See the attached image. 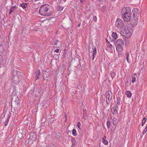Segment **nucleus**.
<instances>
[{"mask_svg": "<svg viewBox=\"0 0 147 147\" xmlns=\"http://www.w3.org/2000/svg\"><path fill=\"white\" fill-rule=\"evenodd\" d=\"M27 3H22L20 4V5L23 8H24L27 7Z\"/></svg>", "mask_w": 147, "mask_h": 147, "instance_id": "aec40b11", "label": "nucleus"}, {"mask_svg": "<svg viewBox=\"0 0 147 147\" xmlns=\"http://www.w3.org/2000/svg\"><path fill=\"white\" fill-rule=\"evenodd\" d=\"M11 7H13V8L14 9H15V8H16V6H12Z\"/></svg>", "mask_w": 147, "mask_h": 147, "instance_id": "a18cd8bd", "label": "nucleus"}, {"mask_svg": "<svg viewBox=\"0 0 147 147\" xmlns=\"http://www.w3.org/2000/svg\"><path fill=\"white\" fill-rule=\"evenodd\" d=\"M44 121V120H43V119H42V121Z\"/></svg>", "mask_w": 147, "mask_h": 147, "instance_id": "603ef678", "label": "nucleus"}, {"mask_svg": "<svg viewBox=\"0 0 147 147\" xmlns=\"http://www.w3.org/2000/svg\"><path fill=\"white\" fill-rule=\"evenodd\" d=\"M111 131H113V129H111Z\"/></svg>", "mask_w": 147, "mask_h": 147, "instance_id": "4d7b16f0", "label": "nucleus"}, {"mask_svg": "<svg viewBox=\"0 0 147 147\" xmlns=\"http://www.w3.org/2000/svg\"><path fill=\"white\" fill-rule=\"evenodd\" d=\"M137 20V18L136 17V16H134V18L132 19L131 22V24L132 26H134L137 24L138 23Z\"/></svg>", "mask_w": 147, "mask_h": 147, "instance_id": "9d476101", "label": "nucleus"}, {"mask_svg": "<svg viewBox=\"0 0 147 147\" xmlns=\"http://www.w3.org/2000/svg\"><path fill=\"white\" fill-rule=\"evenodd\" d=\"M71 142H72V146H73V145L75 144H76V140L74 139H72L71 140Z\"/></svg>", "mask_w": 147, "mask_h": 147, "instance_id": "2f4dec72", "label": "nucleus"}, {"mask_svg": "<svg viewBox=\"0 0 147 147\" xmlns=\"http://www.w3.org/2000/svg\"><path fill=\"white\" fill-rule=\"evenodd\" d=\"M111 76L112 78V79H113V78H114V77L115 76V72H111Z\"/></svg>", "mask_w": 147, "mask_h": 147, "instance_id": "cd10ccee", "label": "nucleus"}, {"mask_svg": "<svg viewBox=\"0 0 147 147\" xmlns=\"http://www.w3.org/2000/svg\"><path fill=\"white\" fill-rule=\"evenodd\" d=\"M111 111L114 115H116L118 114V111L116 109L115 107H113L111 109Z\"/></svg>", "mask_w": 147, "mask_h": 147, "instance_id": "dca6fc26", "label": "nucleus"}, {"mask_svg": "<svg viewBox=\"0 0 147 147\" xmlns=\"http://www.w3.org/2000/svg\"><path fill=\"white\" fill-rule=\"evenodd\" d=\"M66 116H67V115L66 114L65 115V118L66 117Z\"/></svg>", "mask_w": 147, "mask_h": 147, "instance_id": "8fccbe9b", "label": "nucleus"}, {"mask_svg": "<svg viewBox=\"0 0 147 147\" xmlns=\"http://www.w3.org/2000/svg\"><path fill=\"white\" fill-rule=\"evenodd\" d=\"M85 107H84V108L83 109V112H84V113H86V109H85Z\"/></svg>", "mask_w": 147, "mask_h": 147, "instance_id": "a19ab883", "label": "nucleus"}, {"mask_svg": "<svg viewBox=\"0 0 147 147\" xmlns=\"http://www.w3.org/2000/svg\"><path fill=\"white\" fill-rule=\"evenodd\" d=\"M10 116L9 115L8 117H7V119H6V121H5V124H4V125L5 126H7V125L8 122L9 121V118H10Z\"/></svg>", "mask_w": 147, "mask_h": 147, "instance_id": "b1692460", "label": "nucleus"}, {"mask_svg": "<svg viewBox=\"0 0 147 147\" xmlns=\"http://www.w3.org/2000/svg\"><path fill=\"white\" fill-rule=\"evenodd\" d=\"M61 134H60L59 133H57L55 135V137L58 140H59L60 138V137L61 136Z\"/></svg>", "mask_w": 147, "mask_h": 147, "instance_id": "6ab92c4d", "label": "nucleus"}, {"mask_svg": "<svg viewBox=\"0 0 147 147\" xmlns=\"http://www.w3.org/2000/svg\"><path fill=\"white\" fill-rule=\"evenodd\" d=\"M49 5L47 4H45L42 6L40 8L39 11V13L41 15L44 16H48L51 15L52 12L47 13V12L48 11Z\"/></svg>", "mask_w": 147, "mask_h": 147, "instance_id": "f03ea898", "label": "nucleus"}, {"mask_svg": "<svg viewBox=\"0 0 147 147\" xmlns=\"http://www.w3.org/2000/svg\"><path fill=\"white\" fill-rule=\"evenodd\" d=\"M146 120H147V119L146 118H144L143 119L142 121V126H143L144 125L145 122L146 121Z\"/></svg>", "mask_w": 147, "mask_h": 147, "instance_id": "412c9836", "label": "nucleus"}, {"mask_svg": "<svg viewBox=\"0 0 147 147\" xmlns=\"http://www.w3.org/2000/svg\"><path fill=\"white\" fill-rule=\"evenodd\" d=\"M80 26V24H79L78 25V26L79 27Z\"/></svg>", "mask_w": 147, "mask_h": 147, "instance_id": "de8ad7c7", "label": "nucleus"}, {"mask_svg": "<svg viewBox=\"0 0 147 147\" xmlns=\"http://www.w3.org/2000/svg\"><path fill=\"white\" fill-rule=\"evenodd\" d=\"M123 33L124 35L123 36L126 38V39H125V41H126L127 40V38L130 37L131 36V34L130 33V32L128 30H127L125 31Z\"/></svg>", "mask_w": 147, "mask_h": 147, "instance_id": "1a4fd4ad", "label": "nucleus"}, {"mask_svg": "<svg viewBox=\"0 0 147 147\" xmlns=\"http://www.w3.org/2000/svg\"><path fill=\"white\" fill-rule=\"evenodd\" d=\"M14 10H15V9L13 8V7H11V8L10 9V10H9V14H11V13L12 12H13L14 11Z\"/></svg>", "mask_w": 147, "mask_h": 147, "instance_id": "c85d7f7f", "label": "nucleus"}, {"mask_svg": "<svg viewBox=\"0 0 147 147\" xmlns=\"http://www.w3.org/2000/svg\"><path fill=\"white\" fill-rule=\"evenodd\" d=\"M72 134L74 136H76L77 135L76 130L75 129H73V130L72 131Z\"/></svg>", "mask_w": 147, "mask_h": 147, "instance_id": "bb28decb", "label": "nucleus"}, {"mask_svg": "<svg viewBox=\"0 0 147 147\" xmlns=\"http://www.w3.org/2000/svg\"><path fill=\"white\" fill-rule=\"evenodd\" d=\"M132 83H134L135 81L136 80V78L135 77H132Z\"/></svg>", "mask_w": 147, "mask_h": 147, "instance_id": "e433bc0d", "label": "nucleus"}, {"mask_svg": "<svg viewBox=\"0 0 147 147\" xmlns=\"http://www.w3.org/2000/svg\"><path fill=\"white\" fill-rule=\"evenodd\" d=\"M89 52L90 53L93 52L92 59L93 60L96 54V48L93 45L91 46H89Z\"/></svg>", "mask_w": 147, "mask_h": 147, "instance_id": "39448f33", "label": "nucleus"}, {"mask_svg": "<svg viewBox=\"0 0 147 147\" xmlns=\"http://www.w3.org/2000/svg\"><path fill=\"white\" fill-rule=\"evenodd\" d=\"M106 41H107V39H106Z\"/></svg>", "mask_w": 147, "mask_h": 147, "instance_id": "6e6d98bb", "label": "nucleus"}, {"mask_svg": "<svg viewBox=\"0 0 147 147\" xmlns=\"http://www.w3.org/2000/svg\"><path fill=\"white\" fill-rule=\"evenodd\" d=\"M106 137L105 136H104L102 138V142L105 145H107L108 144V142L106 140Z\"/></svg>", "mask_w": 147, "mask_h": 147, "instance_id": "f3484780", "label": "nucleus"}, {"mask_svg": "<svg viewBox=\"0 0 147 147\" xmlns=\"http://www.w3.org/2000/svg\"><path fill=\"white\" fill-rule=\"evenodd\" d=\"M86 24H88V23H87V22L86 23Z\"/></svg>", "mask_w": 147, "mask_h": 147, "instance_id": "5fc2aeb1", "label": "nucleus"}, {"mask_svg": "<svg viewBox=\"0 0 147 147\" xmlns=\"http://www.w3.org/2000/svg\"><path fill=\"white\" fill-rule=\"evenodd\" d=\"M125 94L127 95V96L129 98L132 95V94L131 92L129 91H126L125 92Z\"/></svg>", "mask_w": 147, "mask_h": 147, "instance_id": "a211bd4d", "label": "nucleus"}, {"mask_svg": "<svg viewBox=\"0 0 147 147\" xmlns=\"http://www.w3.org/2000/svg\"><path fill=\"white\" fill-rule=\"evenodd\" d=\"M130 83H129L128 81L126 82L125 83V86H128L130 85Z\"/></svg>", "mask_w": 147, "mask_h": 147, "instance_id": "c9c22d12", "label": "nucleus"}, {"mask_svg": "<svg viewBox=\"0 0 147 147\" xmlns=\"http://www.w3.org/2000/svg\"><path fill=\"white\" fill-rule=\"evenodd\" d=\"M107 124L108 129H109L111 125V123L109 121H107Z\"/></svg>", "mask_w": 147, "mask_h": 147, "instance_id": "a878e982", "label": "nucleus"}, {"mask_svg": "<svg viewBox=\"0 0 147 147\" xmlns=\"http://www.w3.org/2000/svg\"><path fill=\"white\" fill-rule=\"evenodd\" d=\"M93 20H94L95 21H96L97 20V18L96 16L94 17H93Z\"/></svg>", "mask_w": 147, "mask_h": 147, "instance_id": "ea45409f", "label": "nucleus"}, {"mask_svg": "<svg viewBox=\"0 0 147 147\" xmlns=\"http://www.w3.org/2000/svg\"><path fill=\"white\" fill-rule=\"evenodd\" d=\"M87 19H88V20H89V18H87Z\"/></svg>", "mask_w": 147, "mask_h": 147, "instance_id": "864d4df0", "label": "nucleus"}, {"mask_svg": "<svg viewBox=\"0 0 147 147\" xmlns=\"http://www.w3.org/2000/svg\"><path fill=\"white\" fill-rule=\"evenodd\" d=\"M81 125V123L80 122H78L77 123V126L78 128L80 129V126Z\"/></svg>", "mask_w": 147, "mask_h": 147, "instance_id": "f704fd0d", "label": "nucleus"}, {"mask_svg": "<svg viewBox=\"0 0 147 147\" xmlns=\"http://www.w3.org/2000/svg\"><path fill=\"white\" fill-rule=\"evenodd\" d=\"M122 17L124 20L125 22H128L131 20V15H129L128 14H122Z\"/></svg>", "mask_w": 147, "mask_h": 147, "instance_id": "6e6552de", "label": "nucleus"}, {"mask_svg": "<svg viewBox=\"0 0 147 147\" xmlns=\"http://www.w3.org/2000/svg\"><path fill=\"white\" fill-rule=\"evenodd\" d=\"M121 14L125 15L128 14L129 15H131V9L129 7H126L123 8L121 12Z\"/></svg>", "mask_w": 147, "mask_h": 147, "instance_id": "423d86ee", "label": "nucleus"}, {"mask_svg": "<svg viewBox=\"0 0 147 147\" xmlns=\"http://www.w3.org/2000/svg\"><path fill=\"white\" fill-rule=\"evenodd\" d=\"M40 72L39 71H37L35 73V76H39L40 75Z\"/></svg>", "mask_w": 147, "mask_h": 147, "instance_id": "c756f323", "label": "nucleus"}, {"mask_svg": "<svg viewBox=\"0 0 147 147\" xmlns=\"http://www.w3.org/2000/svg\"><path fill=\"white\" fill-rule=\"evenodd\" d=\"M83 118H84V117H85V115H86V113H84H84H83Z\"/></svg>", "mask_w": 147, "mask_h": 147, "instance_id": "79ce46f5", "label": "nucleus"}, {"mask_svg": "<svg viewBox=\"0 0 147 147\" xmlns=\"http://www.w3.org/2000/svg\"><path fill=\"white\" fill-rule=\"evenodd\" d=\"M85 1V0H80V2L82 3Z\"/></svg>", "mask_w": 147, "mask_h": 147, "instance_id": "37998d69", "label": "nucleus"}, {"mask_svg": "<svg viewBox=\"0 0 147 147\" xmlns=\"http://www.w3.org/2000/svg\"><path fill=\"white\" fill-rule=\"evenodd\" d=\"M132 12H133V15L137 17L139 16L140 13V10L138 8L134 9Z\"/></svg>", "mask_w": 147, "mask_h": 147, "instance_id": "f8f14e48", "label": "nucleus"}, {"mask_svg": "<svg viewBox=\"0 0 147 147\" xmlns=\"http://www.w3.org/2000/svg\"><path fill=\"white\" fill-rule=\"evenodd\" d=\"M125 55H126V59L127 60V62L129 63V53L128 52H126L125 53Z\"/></svg>", "mask_w": 147, "mask_h": 147, "instance_id": "5701e85b", "label": "nucleus"}, {"mask_svg": "<svg viewBox=\"0 0 147 147\" xmlns=\"http://www.w3.org/2000/svg\"><path fill=\"white\" fill-rule=\"evenodd\" d=\"M63 8L59 6L57 8V10L59 11H61L63 9Z\"/></svg>", "mask_w": 147, "mask_h": 147, "instance_id": "72a5a7b5", "label": "nucleus"}, {"mask_svg": "<svg viewBox=\"0 0 147 147\" xmlns=\"http://www.w3.org/2000/svg\"><path fill=\"white\" fill-rule=\"evenodd\" d=\"M18 80V76H14L12 78V83L11 87L10 88V91L12 92L13 94H16L17 93V88L19 86Z\"/></svg>", "mask_w": 147, "mask_h": 147, "instance_id": "f257e3e1", "label": "nucleus"}, {"mask_svg": "<svg viewBox=\"0 0 147 147\" xmlns=\"http://www.w3.org/2000/svg\"><path fill=\"white\" fill-rule=\"evenodd\" d=\"M25 0L26 1V2H27V1L28 0Z\"/></svg>", "mask_w": 147, "mask_h": 147, "instance_id": "3c124183", "label": "nucleus"}, {"mask_svg": "<svg viewBox=\"0 0 147 147\" xmlns=\"http://www.w3.org/2000/svg\"><path fill=\"white\" fill-rule=\"evenodd\" d=\"M36 137V134L33 132H31L30 133V138L31 140H34Z\"/></svg>", "mask_w": 147, "mask_h": 147, "instance_id": "4468645a", "label": "nucleus"}, {"mask_svg": "<svg viewBox=\"0 0 147 147\" xmlns=\"http://www.w3.org/2000/svg\"><path fill=\"white\" fill-rule=\"evenodd\" d=\"M12 75L13 77L14 76H18V74L16 71H13L12 72Z\"/></svg>", "mask_w": 147, "mask_h": 147, "instance_id": "393cba45", "label": "nucleus"}, {"mask_svg": "<svg viewBox=\"0 0 147 147\" xmlns=\"http://www.w3.org/2000/svg\"><path fill=\"white\" fill-rule=\"evenodd\" d=\"M26 31V29L25 28H24L22 30V32L23 33L25 34Z\"/></svg>", "mask_w": 147, "mask_h": 147, "instance_id": "473e14b6", "label": "nucleus"}, {"mask_svg": "<svg viewBox=\"0 0 147 147\" xmlns=\"http://www.w3.org/2000/svg\"><path fill=\"white\" fill-rule=\"evenodd\" d=\"M115 106H116V107H116L117 108H118V105H117V104H116V105H115Z\"/></svg>", "mask_w": 147, "mask_h": 147, "instance_id": "49530a36", "label": "nucleus"}, {"mask_svg": "<svg viewBox=\"0 0 147 147\" xmlns=\"http://www.w3.org/2000/svg\"><path fill=\"white\" fill-rule=\"evenodd\" d=\"M46 147H51L50 146H47Z\"/></svg>", "mask_w": 147, "mask_h": 147, "instance_id": "09e8293b", "label": "nucleus"}, {"mask_svg": "<svg viewBox=\"0 0 147 147\" xmlns=\"http://www.w3.org/2000/svg\"><path fill=\"white\" fill-rule=\"evenodd\" d=\"M38 78V76H35V79L36 80H37Z\"/></svg>", "mask_w": 147, "mask_h": 147, "instance_id": "c03bdc74", "label": "nucleus"}, {"mask_svg": "<svg viewBox=\"0 0 147 147\" xmlns=\"http://www.w3.org/2000/svg\"><path fill=\"white\" fill-rule=\"evenodd\" d=\"M125 23V22L122 21L121 19L118 18L116 21L115 26L118 28L121 29L124 28Z\"/></svg>", "mask_w": 147, "mask_h": 147, "instance_id": "20e7f679", "label": "nucleus"}, {"mask_svg": "<svg viewBox=\"0 0 147 147\" xmlns=\"http://www.w3.org/2000/svg\"><path fill=\"white\" fill-rule=\"evenodd\" d=\"M112 97V93L110 90H109L107 93L106 102L107 104H109Z\"/></svg>", "mask_w": 147, "mask_h": 147, "instance_id": "0eeeda50", "label": "nucleus"}, {"mask_svg": "<svg viewBox=\"0 0 147 147\" xmlns=\"http://www.w3.org/2000/svg\"><path fill=\"white\" fill-rule=\"evenodd\" d=\"M67 50L66 49H65L64 51V52L63 53V54H66L67 53Z\"/></svg>", "mask_w": 147, "mask_h": 147, "instance_id": "4c0bfd02", "label": "nucleus"}, {"mask_svg": "<svg viewBox=\"0 0 147 147\" xmlns=\"http://www.w3.org/2000/svg\"><path fill=\"white\" fill-rule=\"evenodd\" d=\"M112 36L113 39H112L111 41L114 42L117 37V35L116 32H113L112 34Z\"/></svg>", "mask_w": 147, "mask_h": 147, "instance_id": "2eb2a0df", "label": "nucleus"}, {"mask_svg": "<svg viewBox=\"0 0 147 147\" xmlns=\"http://www.w3.org/2000/svg\"><path fill=\"white\" fill-rule=\"evenodd\" d=\"M40 89L39 88H34L33 93L36 95L39 96L40 95Z\"/></svg>", "mask_w": 147, "mask_h": 147, "instance_id": "ddd939ff", "label": "nucleus"}, {"mask_svg": "<svg viewBox=\"0 0 147 147\" xmlns=\"http://www.w3.org/2000/svg\"><path fill=\"white\" fill-rule=\"evenodd\" d=\"M147 131V125L146 126L143 131L142 132L143 135H144Z\"/></svg>", "mask_w": 147, "mask_h": 147, "instance_id": "7c9ffc66", "label": "nucleus"}, {"mask_svg": "<svg viewBox=\"0 0 147 147\" xmlns=\"http://www.w3.org/2000/svg\"><path fill=\"white\" fill-rule=\"evenodd\" d=\"M121 103V101L120 98L119 97L117 98V104L119 105Z\"/></svg>", "mask_w": 147, "mask_h": 147, "instance_id": "4be33fe9", "label": "nucleus"}, {"mask_svg": "<svg viewBox=\"0 0 147 147\" xmlns=\"http://www.w3.org/2000/svg\"><path fill=\"white\" fill-rule=\"evenodd\" d=\"M55 52L57 53H58L59 52V50L58 49H56V50H55V51H54Z\"/></svg>", "mask_w": 147, "mask_h": 147, "instance_id": "58836bf2", "label": "nucleus"}, {"mask_svg": "<svg viewBox=\"0 0 147 147\" xmlns=\"http://www.w3.org/2000/svg\"><path fill=\"white\" fill-rule=\"evenodd\" d=\"M124 42L121 39H118L115 42V46L117 51H121L123 49Z\"/></svg>", "mask_w": 147, "mask_h": 147, "instance_id": "7ed1b4c3", "label": "nucleus"}, {"mask_svg": "<svg viewBox=\"0 0 147 147\" xmlns=\"http://www.w3.org/2000/svg\"><path fill=\"white\" fill-rule=\"evenodd\" d=\"M53 44H54L53 47L55 48H59L61 46V42L58 40H57L55 41Z\"/></svg>", "mask_w": 147, "mask_h": 147, "instance_id": "9b49d317", "label": "nucleus"}]
</instances>
